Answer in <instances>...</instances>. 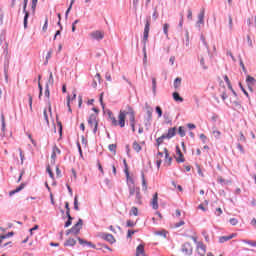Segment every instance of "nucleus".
Listing matches in <instances>:
<instances>
[{
    "mask_svg": "<svg viewBox=\"0 0 256 256\" xmlns=\"http://www.w3.org/2000/svg\"><path fill=\"white\" fill-rule=\"evenodd\" d=\"M101 238L104 239V241H107L108 243H110L111 245H113V243H115L117 240H115V236H113L112 234L109 233H103L101 235Z\"/></svg>",
    "mask_w": 256,
    "mask_h": 256,
    "instance_id": "nucleus-10",
    "label": "nucleus"
},
{
    "mask_svg": "<svg viewBox=\"0 0 256 256\" xmlns=\"http://www.w3.org/2000/svg\"><path fill=\"white\" fill-rule=\"evenodd\" d=\"M165 139H167V137L164 135L160 136L158 139H156V145L157 147H159L160 145H162L163 141H165Z\"/></svg>",
    "mask_w": 256,
    "mask_h": 256,
    "instance_id": "nucleus-28",
    "label": "nucleus"
},
{
    "mask_svg": "<svg viewBox=\"0 0 256 256\" xmlns=\"http://www.w3.org/2000/svg\"><path fill=\"white\" fill-rule=\"evenodd\" d=\"M123 164H124V173H125V175H128V173H129V165L127 164V160L126 159L123 160Z\"/></svg>",
    "mask_w": 256,
    "mask_h": 256,
    "instance_id": "nucleus-39",
    "label": "nucleus"
},
{
    "mask_svg": "<svg viewBox=\"0 0 256 256\" xmlns=\"http://www.w3.org/2000/svg\"><path fill=\"white\" fill-rule=\"evenodd\" d=\"M44 119L47 124H49V116L47 115V109H44L43 111Z\"/></svg>",
    "mask_w": 256,
    "mask_h": 256,
    "instance_id": "nucleus-50",
    "label": "nucleus"
},
{
    "mask_svg": "<svg viewBox=\"0 0 256 256\" xmlns=\"http://www.w3.org/2000/svg\"><path fill=\"white\" fill-rule=\"evenodd\" d=\"M159 194L158 193H155L154 195H153V198H152V200H151V206H152V208L153 209H155V210H157V209H159Z\"/></svg>",
    "mask_w": 256,
    "mask_h": 256,
    "instance_id": "nucleus-11",
    "label": "nucleus"
},
{
    "mask_svg": "<svg viewBox=\"0 0 256 256\" xmlns=\"http://www.w3.org/2000/svg\"><path fill=\"white\" fill-rule=\"evenodd\" d=\"M126 225H127V227H135V222H133L131 220H127Z\"/></svg>",
    "mask_w": 256,
    "mask_h": 256,
    "instance_id": "nucleus-56",
    "label": "nucleus"
},
{
    "mask_svg": "<svg viewBox=\"0 0 256 256\" xmlns=\"http://www.w3.org/2000/svg\"><path fill=\"white\" fill-rule=\"evenodd\" d=\"M95 81H98V83H101V74H99V73H97L96 75H95V79H94Z\"/></svg>",
    "mask_w": 256,
    "mask_h": 256,
    "instance_id": "nucleus-62",
    "label": "nucleus"
},
{
    "mask_svg": "<svg viewBox=\"0 0 256 256\" xmlns=\"http://www.w3.org/2000/svg\"><path fill=\"white\" fill-rule=\"evenodd\" d=\"M68 221L65 223L64 227H70L71 223H73V217H71V214H69Z\"/></svg>",
    "mask_w": 256,
    "mask_h": 256,
    "instance_id": "nucleus-43",
    "label": "nucleus"
},
{
    "mask_svg": "<svg viewBox=\"0 0 256 256\" xmlns=\"http://www.w3.org/2000/svg\"><path fill=\"white\" fill-rule=\"evenodd\" d=\"M7 237H13V232L8 233L6 236L1 235L0 236V245H1V243H3V239H7Z\"/></svg>",
    "mask_w": 256,
    "mask_h": 256,
    "instance_id": "nucleus-44",
    "label": "nucleus"
},
{
    "mask_svg": "<svg viewBox=\"0 0 256 256\" xmlns=\"http://www.w3.org/2000/svg\"><path fill=\"white\" fill-rule=\"evenodd\" d=\"M183 225H185V221L182 220V221L176 223V224L174 225V227H175V229H178V227H183Z\"/></svg>",
    "mask_w": 256,
    "mask_h": 256,
    "instance_id": "nucleus-52",
    "label": "nucleus"
},
{
    "mask_svg": "<svg viewBox=\"0 0 256 256\" xmlns=\"http://www.w3.org/2000/svg\"><path fill=\"white\" fill-rule=\"evenodd\" d=\"M65 209H66V217L71 215V208L69 207V202H65Z\"/></svg>",
    "mask_w": 256,
    "mask_h": 256,
    "instance_id": "nucleus-41",
    "label": "nucleus"
},
{
    "mask_svg": "<svg viewBox=\"0 0 256 256\" xmlns=\"http://www.w3.org/2000/svg\"><path fill=\"white\" fill-rule=\"evenodd\" d=\"M130 215L137 217V215H139V209H137V207H132L130 210Z\"/></svg>",
    "mask_w": 256,
    "mask_h": 256,
    "instance_id": "nucleus-37",
    "label": "nucleus"
},
{
    "mask_svg": "<svg viewBox=\"0 0 256 256\" xmlns=\"http://www.w3.org/2000/svg\"><path fill=\"white\" fill-rule=\"evenodd\" d=\"M105 79H106L107 81H111V73L107 72V73L105 74Z\"/></svg>",
    "mask_w": 256,
    "mask_h": 256,
    "instance_id": "nucleus-64",
    "label": "nucleus"
},
{
    "mask_svg": "<svg viewBox=\"0 0 256 256\" xmlns=\"http://www.w3.org/2000/svg\"><path fill=\"white\" fill-rule=\"evenodd\" d=\"M149 27H150V24H149V21H147L145 24L144 33H149Z\"/></svg>",
    "mask_w": 256,
    "mask_h": 256,
    "instance_id": "nucleus-57",
    "label": "nucleus"
},
{
    "mask_svg": "<svg viewBox=\"0 0 256 256\" xmlns=\"http://www.w3.org/2000/svg\"><path fill=\"white\" fill-rule=\"evenodd\" d=\"M44 95H45V97H47L48 99H49V97H50V95H51V93L49 92V86H48V85L46 86Z\"/></svg>",
    "mask_w": 256,
    "mask_h": 256,
    "instance_id": "nucleus-54",
    "label": "nucleus"
},
{
    "mask_svg": "<svg viewBox=\"0 0 256 256\" xmlns=\"http://www.w3.org/2000/svg\"><path fill=\"white\" fill-rule=\"evenodd\" d=\"M129 115L130 127H132L133 133H135V111L130 106H127L125 110H120L118 115V121L113 115V112L108 111V117L114 127H125V119Z\"/></svg>",
    "mask_w": 256,
    "mask_h": 256,
    "instance_id": "nucleus-1",
    "label": "nucleus"
},
{
    "mask_svg": "<svg viewBox=\"0 0 256 256\" xmlns=\"http://www.w3.org/2000/svg\"><path fill=\"white\" fill-rule=\"evenodd\" d=\"M88 126L92 129L93 133H97L99 127V120L97 119V114H91L88 118Z\"/></svg>",
    "mask_w": 256,
    "mask_h": 256,
    "instance_id": "nucleus-2",
    "label": "nucleus"
},
{
    "mask_svg": "<svg viewBox=\"0 0 256 256\" xmlns=\"http://www.w3.org/2000/svg\"><path fill=\"white\" fill-rule=\"evenodd\" d=\"M216 215H217V217H220V215H223V210L221 208H217Z\"/></svg>",
    "mask_w": 256,
    "mask_h": 256,
    "instance_id": "nucleus-60",
    "label": "nucleus"
},
{
    "mask_svg": "<svg viewBox=\"0 0 256 256\" xmlns=\"http://www.w3.org/2000/svg\"><path fill=\"white\" fill-rule=\"evenodd\" d=\"M46 171H47V173H48V175L50 176L51 179L55 178V176L53 174V170H51V166L48 165L47 168H46Z\"/></svg>",
    "mask_w": 256,
    "mask_h": 256,
    "instance_id": "nucleus-42",
    "label": "nucleus"
},
{
    "mask_svg": "<svg viewBox=\"0 0 256 256\" xmlns=\"http://www.w3.org/2000/svg\"><path fill=\"white\" fill-rule=\"evenodd\" d=\"M178 135H180V137H185L186 133H185V127L180 126L178 128Z\"/></svg>",
    "mask_w": 256,
    "mask_h": 256,
    "instance_id": "nucleus-34",
    "label": "nucleus"
},
{
    "mask_svg": "<svg viewBox=\"0 0 256 256\" xmlns=\"http://www.w3.org/2000/svg\"><path fill=\"white\" fill-rule=\"evenodd\" d=\"M147 117H148L147 121L149 123L151 121V119H153V108H149L147 110Z\"/></svg>",
    "mask_w": 256,
    "mask_h": 256,
    "instance_id": "nucleus-32",
    "label": "nucleus"
},
{
    "mask_svg": "<svg viewBox=\"0 0 256 256\" xmlns=\"http://www.w3.org/2000/svg\"><path fill=\"white\" fill-rule=\"evenodd\" d=\"M243 243H245L246 245H250V247H256V241L252 240H243Z\"/></svg>",
    "mask_w": 256,
    "mask_h": 256,
    "instance_id": "nucleus-40",
    "label": "nucleus"
},
{
    "mask_svg": "<svg viewBox=\"0 0 256 256\" xmlns=\"http://www.w3.org/2000/svg\"><path fill=\"white\" fill-rule=\"evenodd\" d=\"M204 25H205V10H202L198 14V21L196 22V27H198V29H201V27H203Z\"/></svg>",
    "mask_w": 256,
    "mask_h": 256,
    "instance_id": "nucleus-7",
    "label": "nucleus"
},
{
    "mask_svg": "<svg viewBox=\"0 0 256 256\" xmlns=\"http://www.w3.org/2000/svg\"><path fill=\"white\" fill-rule=\"evenodd\" d=\"M108 149H109V151H111V153H113L114 155L117 154V144H110V145L108 146Z\"/></svg>",
    "mask_w": 256,
    "mask_h": 256,
    "instance_id": "nucleus-30",
    "label": "nucleus"
},
{
    "mask_svg": "<svg viewBox=\"0 0 256 256\" xmlns=\"http://www.w3.org/2000/svg\"><path fill=\"white\" fill-rule=\"evenodd\" d=\"M229 223L232 224L233 226L237 225V223H239V220H237L236 218H231L229 220Z\"/></svg>",
    "mask_w": 256,
    "mask_h": 256,
    "instance_id": "nucleus-51",
    "label": "nucleus"
},
{
    "mask_svg": "<svg viewBox=\"0 0 256 256\" xmlns=\"http://www.w3.org/2000/svg\"><path fill=\"white\" fill-rule=\"evenodd\" d=\"M78 242L80 245H88V247H92V249H95V244H92L91 242H88L86 240H83L81 238H78Z\"/></svg>",
    "mask_w": 256,
    "mask_h": 256,
    "instance_id": "nucleus-20",
    "label": "nucleus"
},
{
    "mask_svg": "<svg viewBox=\"0 0 256 256\" xmlns=\"http://www.w3.org/2000/svg\"><path fill=\"white\" fill-rule=\"evenodd\" d=\"M164 153H165V158H166V161H168V165L171 164V161H173V158H171L169 156V150H167V148H164Z\"/></svg>",
    "mask_w": 256,
    "mask_h": 256,
    "instance_id": "nucleus-29",
    "label": "nucleus"
},
{
    "mask_svg": "<svg viewBox=\"0 0 256 256\" xmlns=\"http://www.w3.org/2000/svg\"><path fill=\"white\" fill-rule=\"evenodd\" d=\"M136 256H147V254H145V244H139L137 246Z\"/></svg>",
    "mask_w": 256,
    "mask_h": 256,
    "instance_id": "nucleus-12",
    "label": "nucleus"
},
{
    "mask_svg": "<svg viewBox=\"0 0 256 256\" xmlns=\"http://www.w3.org/2000/svg\"><path fill=\"white\" fill-rule=\"evenodd\" d=\"M239 141H243V142H246V141H247V138H245V135H243V132H240Z\"/></svg>",
    "mask_w": 256,
    "mask_h": 256,
    "instance_id": "nucleus-61",
    "label": "nucleus"
},
{
    "mask_svg": "<svg viewBox=\"0 0 256 256\" xmlns=\"http://www.w3.org/2000/svg\"><path fill=\"white\" fill-rule=\"evenodd\" d=\"M234 237H237V234H231L229 236H222L219 238V243H227V241H231Z\"/></svg>",
    "mask_w": 256,
    "mask_h": 256,
    "instance_id": "nucleus-16",
    "label": "nucleus"
},
{
    "mask_svg": "<svg viewBox=\"0 0 256 256\" xmlns=\"http://www.w3.org/2000/svg\"><path fill=\"white\" fill-rule=\"evenodd\" d=\"M202 235L207 243H209V241H211V239L209 238V232H207V230H203Z\"/></svg>",
    "mask_w": 256,
    "mask_h": 256,
    "instance_id": "nucleus-35",
    "label": "nucleus"
},
{
    "mask_svg": "<svg viewBox=\"0 0 256 256\" xmlns=\"http://www.w3.org/2000/svg\"><path fill=\"white\" fill-rule=\"evenodd\" d=\"M74 209L75 211H79V197L75 196L74 198Z\"/></svg>",
    "mask_w": 256,
    "mask_h": 256,
    "instance_id": "nucleus-36",
    "label": "nucleus"
},
{
    "mask_svg": "<svg viewBox=\"0 0 256 256\" xmlns=\"http://www.w3.org/2000/svg\"><path fill=\"white\" fill-rule=\"evenodd\" d=\"M75 3V0H71L69 7L66 10L65 17L69 16V13H71V9H73V4Z\"/></svg>",
    "mask_w": 256,
    "mask_h": 256,
    "instance_id": "nucleus-31",
    "label": "nucleus"
},
{
    "mask_svg": "<svg viewBox=\"0 0 256 256\" xmlns=\"http://www.w3.org/2000/svg\"><path fill=\"white\" fill-rule=\"evenodd\" d=\"M134 151H136V153H140L141 151V145L139 143H137V141L133 142V145H132Z\"/></svg>",
    "mask_w": 256,
    "mask_h": 256,
    "instance_id": "nucleus-27",
    "label": "nucleus"
},
{
    "mask_svg": "<svg viewBox=\"0 0 256 256\" xmlns=\"http://www.w3.org/2000/svg\"><path fill=\"white\" fill-rule=\"evenodd\" d=\"M38 2H39V0H32L31 9H32L33 13H35V9H37V3Z\"/></svg>",
    "mask_w": 256,
    "mask_h": 256,
    "instance_id": "nucleus-45",
    "label": "nucleus"
},
{
    "mask_svg": "<svg viewBox=\"0 0 256 256\" xmlns=\"http://www.w3.org/2000/svg\"><path fill=\"white\" fill-rule=\"evenodd\" d=\"M75 245H77V241L73 238H69L65 243L64 246L65 247H75Z\"/></svg>",
    "mask_w": 256,
    "mask_h": 256,
    "instance_id": "nucleus-18",
    "label": "nucleus"
},
{
    "mask_svg": "<svg viewBox=\"0 0 256 256\" xmlns=\"http://www.w3.org/2000/svg\"><path fill=\"white\" fill-rule=\"evenodd\" d=\"M129 198L133 197V195L137 194V189H139L138 187L135 186H129Z\"/></svg>",
    "mask_w": 256,
    "mask_h": 256,
    "instance_id": "nucleus-21",
    "label": "nucleus"
},
{
    "mask_svg": "<svg viewBox=\"0 0 256 256\" xmlns=\"http://www.w3.org/2000/svg\"><path fill=\"white\" fill-rule=\"evenodd\" d=\"M182 253L186 256L193 255V245L189 242L184 243L182 245Z\"/></svg>",
    "mask_w": 256,
    "mask_h": 256,
    "instance_id": "nucleus-5",
    "label": "nucleus"
},
{
    "mask_svg": "<svg viewBox=\"0 0 256 256\" xmlns=\"http://www.w3.org/2000/svg\"><path fill=\"white\" fill-rule=\"evenodd\" d=\"M103 33H92L91 38L95 39L96 41H101L103 39Z\"/></svg>",
    "mask_w": 256,
    "mask_h": 256,
    "instance_id": "nucleus-24",
    "label": "nucleus"
},
{
    "mask_svg": "<svg viewBox=\"0 0 256 256\" xmlns=\"http://www.w3.org/2000/svg\"><path fill=\"white\" fill-rule=\"evenodd\" d=\"M23 13H24V28L27 29V24L29 21V11H27V5L23 4Z\"/></svg>",
    "mask_w": 256,
    "mask_h": 256,
    "instance_id": "nucleus-14",
    "label": "nucleus"
},
{
    "mask_svg": "<svg viewBox=\"0 0 256 256\" xmlns=\"http://www.w3.org/2000/svg\"><path fill=\"white\" fill-rule=\"evenodd\" d=\"M237 149L240 151V153L245 154V149L243 148V145L237 144Z\"/></svg>",
    "mask_w": 256,
    "mask_h": 256,
    "instance_id": "nucleus-53",
    "label": "nucleus"
},
{
    "mask_svg": "<svg viewBox=\"0 0 256 256\" xmlns=\"http://www.w3.org/2000/svg\"><path fill=\"white\" fill-rule=\"evenodd\" d=\"M156 113H158V117H162L163 116V110H161L160 106L156 107Z\"/></svg>",
    "mask_w": 256,
    "mask_h": 256,
    "instance_id": "nucleus-49",
    "label": "nucleus"
},
{
    "mask_svg": "<svg viewBox=\"0 0 256 256\" xmlns=\"http://www.w3.org/2000/svg\"><path fill=\"white\" fill-rule=\"evenodd\" d=\"M48 23H49V20L46 18L45 19V23H44V25H43V28H42V31H47V25H48Z\"/></svg>",
    "mask_w": 256,
    "mask_h": 256,
    "instance_id": "nucleus-59",
    "label": "nucleus"
},
{
    "mask_svg": "<svg viewBox=\"0 0 256 256\" xmlns=\"http://www.w3.org/2000/svg\"><path fill=\"white\" fill-rule=\"evenodd\" d=\"M174 87H175L176 89H179V88L181 87V78H176V79L174 80Z\"/></svg>",
    "mask_w": 256,
    "mask_h": 256,
    "instance_id": "nucleus-38",
    "label": "nucleus"
},
{
    "mask_svg": "<svg viewBox=\"0 0 256 256\" xmlns=\"http://www.w3.org/2000/svg\"><path fill=\"white\" fill-rule=\"evenodd\" d=\"M152 91H153V93L157 92V79L156 78H152Z\"/></svg>",
    "mask_w": 256,
    "mask_h": 256,
    "instance_id": "nucleus-33",
    "label": "nucleus"
},
{
    "mask_svg": "<svg viewBox=\"0 0 256 256\" xmlns=\"http://www.w3.org/2000/svg\"><path fill=\"white\" fill-rule=\"evenodd\" d=\"M218 183H221V185H231L232 181L231 180H225L223 177L219 176L217 178Z\"/></svg>",
    "mask_w": 256,
    "mask_h": 256,
    "instance_id": "nucleus-23",
    "label": "nucleus"
},
{
    "mask_svg": "<svg viewBox=\"0 0 256 256\" xmlns=\"http://www.w3.org/2000/svg\"><path fill=\"white\" fill-rule=\"evenodd\" d=\"M173 187H177L179 191H183V187L181 185H177L175 182H172Z\"/></svg>",
    "mask_w": 256,
    "mask_h": 256,
    "instance_id": "nucleus-63",
    "label": "nucleus"
},
{
    "mask_svg": "<svg viewBox=\"0 0 256 256\" xmlns=\"http://www.w3.org/2000/svg\"><path fill=\"white\" fill-rule=\"evenodd\" d=\"M175 159L178 163H185V156H183V152H181V148H179V146H176Z\"/></svg>",
    "mask_w": 256,
    "mask_h": 256,
    "instance_id": "nucleus-8",
    "label": "nucleus"
},
{
    "mask_svg": "<svg viewBox=\"0 0 256 256\" xmlns=\"http://www.w3.org/2000/svg\"><path fill=\"white\" fill-rule=\"evenodd\" d=\"M187 19H189L190 21L191 19H193V11H191V9H188Z\"/></svg>",
    "mask_w": 256,
    "mask_h": 256,
    "instance_id": "nucleus-55",
    "label": "nucleus"
},
{
    "mask_svg": "<svg viewBox=\"0 0 256 256\" xmlns=\"http://www.w3.org/2000/svg\"><path fill=\"white\" fill-rule=\"evenodd\" d=\"M126 183H127L128 187H135V180L129 174V172H128V174H126Z\"/></svg>",
    "mask_w": 256,
    "mask_h": 256,
    "instance_id": "nucleus-17",
    "label": "nucleus"
},
{
    "mask_svg": "<svg viewBox=\"0 0 256 256\" xmlns=\"http://www.w3.org/2000/svg\"><path fill=\"white\" fill-rule=\"evenodd\" d=\"M196 253L199 256L207 255V247L202 242H198L196 247Z\"/></svg>",
    "mask_w": 256,
    "mask_h": 256,
    "instance_id": "nucleus-6",
    "label": "nucleus"
},
{
    "mask_svg": "<svg viewBox=\"0 0 256 256\" xmlns=\"http://www.w3.org/2000/svg\"><path fill=\"white\" fill-rule=\"evenodd\" d=\"M83 227V219H79L78 222L70 229L67 231V235L70 233H74V235H79V231H81Z\"/></svg>",
    "mask_w": 256,
    "mask_h": 256,
    "instance_id": "nucleus-3",
    "label": "nucleus"
},
{
    "mask_svg": "<svg viewBox=\"0 0 256 256\" xmlns=\"http://www.w3.org/2000/svg\"><path fill=\"white\" fill-rule=\"evenodd\" d=\"M163 32L164 33H169V24H164V26H163Z\"/></svg>",
    "mask_w": 256,
    "mask_h": 256,
    "instance_id": "nucleus-58",
    "label": "nucleus"
},
{
    "mask_svg": "<svg viewBox=\"0 0 256 256\" xmlns=\"http://www.w3.org/2000/svg\"><path fill=\"white\" fill-rule=\"evenodd\" d=\"M142 190L147 191V180L145 179V174L142 173Z\"/></svg>",
    "mask_w": 256,
    "mask_h": 256,
    "instance_id": "nucleus-26",
    "label": "nucleus"
},
{
    "mask_svg": "<svg viewBox=\"0 0 256 256\" xmlns=\"http://www.w3.org/2000/svg\"><path fill=\"white\" fill-rule=\"evenodd\" d=\"M28 99H29L30 111H33V96H31V94H29Z\"/></svg>",
    "mask_w": 256,
    "mask_h": 256,
    "instance_id": "nucleus-46",
    "label": "nucleus"
},
{
    "mask_svg": "<svg viewBox=\"0 0 256 256\" xmlns=\"http://www.w3.org/2000/svg\"><path fill=\"white\" fill-rule=\"evenodd\" d=\"M175 135H177V128L176 127L170 128L168 130L167 134H164L166 139H173V137H175Z\"/></svg>",
    "mask_w": 256,
    "mask_h": 256,
    "instance_id": "nucleus-13",
    "label": "nucleus"
},
{
    "mask_svg": "<svg viewBox=\"0 0 256 256\" xmlns=\"http://www.w3.org/2000/svg\"><path fill=\"white\" fill-rule=\"evenodd\" d=\"M173 99L174 101H176L177 103H183V97L179 96V92H174L173 93Z\"/></svg>",
    "mask_w": 256,
    "mask_h": 256,
    "instance_id": "nucleus-25",
    "label": "nucleus"
},
{
    "mask_svg": "<svg viewBox=\"0 0 256 256\" xmlns=\"http://www.w3.org/2000/svg\"><path fill=\"white\" fill-rule=\"evenodd\" d=\"M23 189H25V184H21L15 190L10 191L9 192L10 197H13V195H15V193H19V191H23Z\"/></svg>",
    "mask_w": 256,
    "mask_h": 256,
    "instance_id": "nucleus-19",
    "label": "nucleus"
},
{
    "mask_svg": "<svg viewBox=\"0 0 256 256\" xmlns=\"http://www.w3.org/2000/svg\"><path fill=\"white\" fill-rule=\"evenodd\" d=\"M18 151H19L21 163H23V161H25V155L23 154V150L19 148Z\"/></svg>",
    "mask_w": 256,
    "mask_h": 256,
    "instance_id": "nucleus-48",
    "label": "nucleus"
},
{
    "mask_svg": "<svg viewBox=\"0 0 256 256\" xmlns=\"http://www.w3.org/2000/svg\"><path fill=\"white\" fill-rule=\"evenodd\" d=\"M135 233H137V231H135V230H128V232H127V239H131V237H133V235H135Z\"/></svg>",
    "mask_w": 256,
    "mask_h": 256,
    "instance_id": "nucleus-47",
    "label": "nucleus"
},
{
    "mask_svg": "<svg viewBox=\"0 0 256 256\" xmlns=\"http://www.w3.org/2000/svg\"><path fill=\"white\" fill-rule=\"evenodd\" d=\"M57 155H61V150L59 147L54 146L52 148V154H51V163L52 165H55V160L57 159Z\"/></svg>",
    "mask_w": 256,
    "mask_h": 256,
    "instance_id": "nucleus-9",
    "label": "nucleus"
},
{
    "mask_svg": "<svg viewBox=\"0 0 256 256\" xmlns=\"http://www.w3.org/2000/svg\"><path fill=\"white\" fill-rule=\"evenodd\" d=\"M246 82H247L248 86L251 87L252 85H255L256 80H255V78L253 76H249L248 75L246 77Z\"/></svg>",
    "mask_w": 256,
    "mask_h": 256,
    "instance_id": "nucleus-22",
    "label": "nucleus"
},
{
    "mask_svg": "<svg viewBox=\"0 0 256 256\" xmlns=\"http://www.w3.org/2000/svg\"><path fill=\"white\" fill-rule=\"evenodd\" d=\"M149 40V33H145L143 36V63L144 65H147V41Z\"/></svg>",
    "mask_w": 256,
    "mask_h": 256,
    "instance_id": "nucleus-4",
    "label": "nucleus"
},
{
    "mask_svg": "<svg viewBox=\"0 0 256 256\" xmlns=\"http://www.w3.org/2000/svg\"><path fill=\"white\" fill-rule=\"evenodd\" d=\"M135 195L134 203L137 205H141L143 203L142 199L143 197L141 196V189H137V192Z\"/></svg>",
    "mask_w": 256,
    "mask_h": 256,
    "instance_id": "nucleus-15",
    "label": "nucleus"
}]
</instances>
